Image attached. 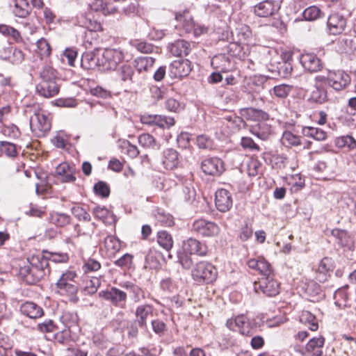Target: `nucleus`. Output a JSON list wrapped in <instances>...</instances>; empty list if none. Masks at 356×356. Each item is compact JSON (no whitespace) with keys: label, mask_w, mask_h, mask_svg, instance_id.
I'll list each match as a JSON object with an SVG mask.
<instances>
[{"label":"nucleus","mask_w":356,"mask_h":356,"mask_svg":"<svg viewBox=\"0 0 356 356\" xmlns=\"http://www.w3.org/2000/svg\"><path fill=\"white\" fill-rule=\"evenodd\" d=\"M274 94L279 98H286L291 91V86L286 84H280L273 88Z\"/></svg>","instance_id":"nucleus-60"},{"label":"nucleus","mask_w":356,"mask_h":356,"mask_svg":"<svg viewBox=\"0 0 356 356\" xmlns=\"http://www.w3.org/2000/svg\"><path fill=\"white\" fill-rule=\"evenodd\" d=\"M191 63L188 59L174 60L169 67L170 76L172 78L185 77L191 71Z\"/></svg>","instance_id":"nucleus-17"},{"label":"nucleus","mask_w":356,"mask_h":356,"mask_svg":"<svg viewBox=\"0 0 356 356\" xmlns=\"http://www.w3.org/2000/svg\"><path fill=\"white\" fill-rule=\"evenodd\" d=\"M93 189L96 195L103 198H106L110 195L109 186L104 181H99L95 184Z\"/></svg>","instance_id":"nucleus-55"},{"label":"nucleus","mask_w":356,"mask_h":356,"mask_svg":"<svg viewBox=\"0 0 356 356\" xmlns=\"http://www.w3.org/2000/svg\"><path fill=\"white\" fill-rule=\"evenodd\" d=\"M60 320L66 327H70L77 323L78 316L76 314L65 312L60 316Z\"/></svg>","instance_id":"nucleus-61"},{"label":"nucleus","mask_w":356,"mask_h":356,"mask_svg":"<svg viewBox=\"0 0 356 356\" xmlns=\"http://www.w3.org/2000/svg\"><path fill=\"white\" fill-rule=\"evenodd\" d=\"M323 12L316 6H310L305 8L302 13V17L305 21H315L320 19L322 17Z\"/></svg>","instance_id":"nucleus-46"},{"label":"nucleus","mask_w":356,"mask_h":356,"mask_svg":"<svg viewBox=\"0 0 356 356\" xmlns=\"http://www.w3.org/2000/svg\"><path fill=\"white\" fill-rule=\"evenodd\" d=\"M49 272L48 259L38 253L27 258L26 264L19 268V274L27 284H35Z\"/></svg>","instance_id":"nucleus-1"},{"label":"nucleus","mask_w":356,"mask_h":356,"mask_svg":"<svg viewBox=\"0 0 356 356\" xmlns=\"http://www.w3.org/2000/svg\"><path fill=\"white\" fill-rule=\"evenodd\" d=\"M38 54L40 56V58L42 60L43 58H48L51 51V49L50 44L47 42V40L43 38L38 40L36 42Z\"/></svg>","instance_id":"nucleus-48"},{"label":"nucleus","mask_w":356,"mask_h":356,"mask_svg":"<svg viewBox=\"0 0 356 356\" xmlns=\"http://www.w3.org/2000/svg\"><path fill=\"white\" fill-rule=\"evenodd\" d=\"M233 204L232 194L226 189L220 188L215 194V205L216 209L222 213L231 209Z\"/></svg>","instance_id":"nucleus-16"},{"label":"nucleus","mask_w":356,"mask_h":356,"mask_svg":"<svg viewBox=\"0 0 356 356\" xmlns=\"http://www.w3.org/2000/svg\"><path fill=\"white\" fill-rule=\"evenodd\" d=\"M154 63L155 59L151 56H140L134 60V67L138 76L143 75L141 79H144L145 74L152 70Z\"/></svg>","instance_id":"nucleus-26"},{"label":"nucleus","mask_w":356,"mask_h":356,"mask_svg":"<svg viewBox=\"0 0 356 356\" xmlns=\"http://www.w3.org/2000/svg\"><path fill=\"white\" fill-rule=\"evenodd\" d=\"M325 339L323 337H314L311 339L306 345V350L309 353H314V356H322L321 348L324 346Z\"/></svg>","instance_id":"nucleus-40"},{"label":"nucleus","mask_w":356,"mask_h":356,"mask_svg":"<svg viewBox=\"0 0 356 356\" xmlns=\"http://www.w3.org/2000/svg\"><path fill=\"white\" fill-rule=\"evenodd\" d=\"M235 325L238 331L245 336H251L257 331V323L254 319H250L243 314L236 316Z\"/></svg>","instance_id":"nucleus-18"},{"label":"nucleus","mask_w":356,"mask_h":356,"mask_svg":"<svg viewBox=\"0 0 356 356\" xmlns=\"http://www.w3.org/2000/svg\"><path fill=\"white\" fill-rule=\"evenodd\" d=\"M249 268L257 270L263 277L273 273L270 264L263 257L251 259L248 261Z\"/></svg>","instance_id":"nucleus-31"},{"label":"nucleus","mask_w":356,"mask_h":356,"mask_svg":"<svg viewBox=\"0 0 356 356\" xmlns=\"http://www.w3.org/2000/svg\"><path fill=\"white\" fill-rule=\"evenodd\" d=\"M0 152L8 157H15L17 154L16 145L13 143L7 141L1 142Z\"/></svg>","instance_id":"nucleus-51"},{"label":"nucleus","mask_w":356,"mask_h":356,"mask_svg":"<svg viewBox=\"0 0 356 356\" xmlns=\"http://www.w3.org/2000/svg\"><path fill=\"white\" fill-rule=\"evenodd\" d=\"M0 33L13 38L17 42L22 40L20 33L16 29L6 24H0Z\"/></svg>","instance_id":"nucleus-47"},{"label":"nucleus","mask_w":356,"mask_h":356,"mask_svg":"<svg viewBox=\"0 0 356 356\" xmlns=\"http://www.w3.org/2000/svg\"><path fill=\"white\" fill-rule=\"evenodd\" d=\"M25 113L29 115L30 127L32 132L38 137L44 136L51 129V122L46 111L38 104L29 105Z\"/></svg>","instance_id":"nucleus-2"},{"label":"nucleus","mask_w":356,"mask_h":356,"mask_svg":"<svg viewBox=\"0 0 356 356\" xmlns=\"http://www.w3.org/2000/svg\"><path fill=\"white\" fill-rule=\"evenodd\" d=\"M29 0H15L13 13L18 17L24 18L27 17L31 11V6L29 4Z\"/></svg>","instance_id":"nucleus-43"},{"label":"nucleus","mask_w":356,"mask_h":356,"mask_svg":"<svg viewBox=\"0 0 356 356\" xmlns=\"http://www.w3.org/2000/svg\"><path fill=\"white\" fill-rule=\"evenodd\" d=\"M81 65L86 70H98L100 71L99 53L92 51L85 52L81 57Z\"/></svg>","instance_id":"nucleus-28"},{"label":"nucleus","mask_w":356,"mask_h":356,"mask_svg":"<svg viewBox=\"0 0 356 356\" xmlns=\"http://www.w3.org/2000/svg\"><path fill=\"white\" fill-rule=\"evenodd\" d=\"M299 320L302 323L308 326L312 331H316L318 329V319L309 311H302L299 316Z\"/></svg>","instance_id":"nucleus-41"},{"label":"nucleus","mask_w":356,"mask_h":356,"mask_svg":"<svg viewBox=\"0 0 356 356\" xmlns=\"http://www.w3.org/2000/svg\"><path fill=\"white\" fill-rule=\"evenodd\" d=\"M40 74L42 81H55L56 77V71L50 65L44 66Z\"/></svg>","instance_id":"nucleus-63"},{"label":"nucleus","mask_w":356,"mask_h":356,"mask_svg":"<svg viewBox=\"0 0 356 356\" xmlns=\"http://www.w3.org/2000/svg\"><path fill=\"white\" fill-rule=\"evenodd\" d=\"M154 307L152 305L143 304L136 308V322L140 327H147V320L149 316H152Z\"/></svg>","instance_id":"nucleus-27"},{"label":"nucleus","mask_w":356,"mask_h":356,"mask_svg":"<svg viewBox=\"0 0 356 356\" xmlns=\"http://www.w3.org/2000/svg\"><path fill=\"white\" fill-rule=\"evenodd\" d=\"M280 142L287 148L298 147L302 144L301 137L289 130H286L282 133Z\"/></svg>","instance_id":"nucleus-37"},{"label":"nucleus","mask_w":356,"mask_h":356,"mask_svg":"<svg viewBox=\"0 0 356 356\" xmlns=\"http://www.w3.org/2000/svg\"><path fill=\"white\" fill-rule=\"evenodd\" d=\"M250 133L262 140H267L272 134V127L264 122H257L250 127Z\"/></svg>","instance_id":"nucleus-35"},{"label":"nucleus","mask_w":356,"mask_h":356,"mask_svg":"<svg viewBox=\"0 0 356 356\" xmlns=\"http://www.w3.org/2000/svg\"><path fill=\"white\" fill-rule=\"evenodd\" d=\"M191 232L203 238H212L219 234L220 228L215 222L200 218L193 221Z\"/></svg>","instance_id":"nucleus-6"},{"label":"nucleus","mask_w":356,"mask_h":356,"mask_svg":"<svg viewBox=\"0 0 356 356\" xmlns=\"http://www.w3.org/2000/svg\"><path fill=\"white\" fill-rule=\"evenodd\" d=\"M168 49L175 56H186L191 51V44L184 40H177L170 44Z\"/></svg>","instance_id":"nucleus-32"},{"label":"nucleus","mask_w":356,"mask_h":356,"mask_svg":"<svg viewBox=\"0 0 356 356\" xmlns=\"http://www.w3.org/2000/svg\"><path fill=\"white\" fill-rule=\"evenodd\" d=\"M346 26V17L339 13H335L328 17L326 31L329 35H337L343 32Z\"/></svg>","instance_id":"nucleus-14"},{"label":"nucleus","mask_w":356,"mask_h":356,"mask_svg":"<svg viewBox=\"0 0 356 356\" xmlns=\"http://www.w3.org/2000/svg\"><path fill=\"white\" fill-rule=\"evenodd\" d=\"M1 134L10 139H17L21 136L19 129L13 124L3 126L1 129Z\"/></svg>","instance_id":"nucleus-52"},{"label":"nucleus","mask_w":356,"mask_h":356,"mask_svg":"<svg viewBox=\"0 0 356 356\" xmlns=\"http://www.w3.org/2000/svg\"><path fill=\"white\" fill-rule=\"evenodd\" d=\"M99 296L108 301L113 306L120 308L125 307L127 300V293L115 286L99 291Z\"/></svg>","instance_id":"nucleus-10"},{"label":"nucleus","mask_w":356,"mask_h":356,"mask_svg":"<svg viewBox=\"0 0 356 356\" xmlns=\"http://www.w3.org/2000/svg\"><path fill=\"white\" fill-rule=\"evenodd\" d=\"M293 71V67L290 62H282L277 67L278 74L282 78H289Z\"/></svg>","instance_id":"nucleus-62"},{"label":"nucleus","mask_w":356,"mask_h":356,"mask_svg":"<svg viewBox=\"0 0 356 356\" xmlns=\"http://www.w3.org/2000/svg\"><path fill=\"white\" fill-rule=\"evenodd\" d=\"M36 90L40 95L49 98L58 93L59 86L56 81H41L36 86Z\"/></svg>","instance_id":"nucleus-29"},{"label":"nucleus","mask_w":356,"mask_h":356,"mask_svg":"<svg viewBox=\"0 0 356 356\" xmlns=\"http://www.w3.org/2000/svg\"><path fill=\"white\" fill-rule=\"evenodd\" d=\"M163 164L167 170H173L179 164L178 152L173 149H167L163 152Z\"/></svg>","instance_id":"nucleus-38"},{"label":"nucleus","mask_w":356,"mask_h":356,"mask_svg":"<svg viewBox=\"0 0 356 356\" xmlns=\"http://www.w3.org/2000/svg\"><path fill=\"white\" fill-rule=\"evenodd\" d=\"M280 7L281 2L278 0H264L253 6V13L259 17H273Z\"/></svg>","instance_id":"nucleus-9"},{"label":"nucleus","mask_w":356,"mask_h":356,"mask_svg":"<svg viewBox=\"0 0 356 356\" xmlns=\"http://www.w3.org/2000/svg\"><path fill=\"white\" fill-rule=\"evenodd\" d=\"M120 286L129 291L130 298L134 302L138 303L145 298L144 289L138 284L126 281L121 283Z\"/></svg>","instance_id":"nucleus-30"},{"label":"nucleus","mask_w":356,"mask_h":356,"mask_svg":"<svg viewBox=\"0 0 356 356\" xmlns=\"http://www.w3.org/2000/svg\"><path fill=\"white\" fill-rule=\"evenodd\" d=\"M183 249L184 252L190 255L197 254L201 257L205 256L208 251L206 244L193 238H189L184 242Z\"/></svg>","instance_id":"nucleus-19"},{"label":"nucleus","mask_w":356,"mask_h":356,"mask_svg":"<svg viewBox=\"0 0 356 356\" xmlns=\"http://www.w3.org/2000/svg\"><path fill=\"white\" fill-rule=\"evenodd\" d=\"M152 327L154 332L159 336H163L166 331V324L160 319H155L152 321Z\"/></svg>","instance_id":"nucleus-64"},{"label":"nucleus","mask_w":356,"mask_h":356,"mask_svg":"<svg viewBox=\"0 0 356 356\" xmlns=\"http://www.w3.org/2000/svg\"><path fill=\"white\" fill-rule=\"evenodd\" d=\"M217 275V269L207 261L197 263L192 270L193 278L199 282L212 283L216 280Z\"/></svg>","instance_id":"nucleus-5"},{"label":"nucleus","mask_w":356,"mask_h":356,"mask_svg":"<svg viewBox=\"0 0 356 356\" xmlns=\"http://www.w3.org/2000/svg\"><path fill=\"white\" fill-rule=\"evenodd\" d=\"M140 122L143 124L158 127L161 129H170L175 125V120L171 116L162 115L144 114L140 116Z\"/></svg>","instance_id":"nucleus-13"},{"label":"nucleus","mask_w":356,"mask_h":356,"mask_svg":"<svg viewBox=\"0 0 356 356\" xmlns=\"http://www.w3.org/2000/svg\"><path fill=\"white\" fill-rule=\"evenodd\" d=\"M325 83L334 90L339 91L345 89L350 83V76L342 70L329 71L325 76Z\"/></svg>","instance_id":"nucleus-8"},{"label":"nucleus","mask_w":356,"mask_h":356,"mask_svg":"<svg viewBox=\"0 0 356 356\" xmlns=\"http://www.w3.org/2000/svg\"><path fill=\"white\" fill-rule=\"evenodd\" d=\"M242 115L248 120L261 122L268 120L269 115L265 111L254 108H246L241 111Z\"/></svg>","instance_id":"nucleus-36"},{"label":"nucleus","mask_w":356,"mask_h":356,"mask_svg":"<svg viewBox=\"0 0 356 356\" xmlns=\"http://www.w3.org/2000/svg\"><path fill=\"white\" fill-rule=\"evenodd\" d=\"M55 172L62 182H74L76 180L74 167L68 163H60L56 167Z\"/></svg>","instance_id":"nucleus-25"},{"label":"nucleus","mask_w":356,"mask_h":356,"mask_svg":"<svg viewBox=\"0 0 356 356\" xmlns=\"http://www.w3.org/2000/svg\"><path fill=\"white\" fill-rule=\"evenodd\" d=\"M0 58L13 65H19L24 60V54L19 49L7 47L0 49Z\"/></svg>","instance_id":"nucleus-21"},{"label":"nucleus","mask_w":356,"mask_h":356,"mask_svg":"<svg viewBox=\"0 0 356 356\" xmlns=\"http://www.w3.org/2000/svg\"><path fill=\"white\" fill-rule=\"evenodd\" d=\"M302 134L309 138L318 141L325 140L327 138V133L323 129L314 127H303Z\"/></svg>","instance_id":"nucleus-42"},{"label":"nucleus","mask_w":356,"mask_h":356,"mask_svg":"<svg viewBox=\"0 0 356 356\" xmlns=\"http://www.w3.org/2000/svg\"><path fill=\"white\" fill-rule=\"evenodd\" d=\"M175 19L177 22V24L175 26L177 28L181 29L186 33H193L195 37L200 36L207 31L205 26L195 23L188 10L177 13Z\"/></svg>","instance_id":"nucleus-4"},{"label":"nucleus","mask_w":356,"mask_h":356,"mask_svg":"<svg viewBox=\"0 0 356 356\" xmlns=\"http://www.w3.org/2000/svg\"><path fill=\"white\" fill-rule=\"evenodd\" d=\"M138 142L140 145L145 148H152L155 145V139L149 134H140L138 138Z\"/></svg>","instance_id":"nucleus-58"},{"label":"nucleus","mask_w":356,"mask_h":356,"mask_svg":"<svg viewBox=\"0 0 356 356\" xmlns=\"http://www.w3.org/2000/svg\"><path fill=\"white\" fill-rule=\"evenodd\" d=\"M334 299L335 300L334 304L337 307L339 308L345 307L348 299L346 288L338 289L334 293Z\"/></svg>","instance_id":"nucleus-49"},{"label":"nucleus","mask_w":356,"mask_h":356,"mask_svg":"<svg viewBox=\"0 0 356 356\" xmlns=\"http://www.w3.org/2000/svg\"><path fill=\"white\" fill-rule=\"evenodd\" d=\"M47 221L58 227L67 225L71 222V217L66 213L51 211L47 217Z\"/></svg>","instance_id":"nucleus-39"},{"label":"nucleus","mask_w":356,"mask_h":356,"mask_svg":"<svg viewBox=\"0 0 356 356\" xmlns=\"http://www.w3.org/2000/svg\"><path fill=\"white\" fill-rule=\"evenodd\" d=\"M131 45L136 49L139 52L143 54H149L152 53L154 49V47L152 44L147 42L145 41H140L138 40H131L130 42Z\"/></svg>","instance_id":"nucleus-53"},{"label":"nucleus","mask_w":356,"mask_h":356,"mask_svg":"<svg viewBox=\"0 0 356 356\" xmlns=\"http://www.w3.org/2000/svg\"><path fill=\"white\" fill-rule=\"evenodd\" d=\"M158 244L166 251H169L173 247L174 241L172 235L167 231H159L156 234Z\"/></svg>","instance_id":"nucleus-44"},{"label":"nucleus","mask_w":356,"mask_h":356,"mask_svg":"<svg viewBox=\"0 0 356 356\" xmlns=\"http://www.w3.org/2000/svg\"><path fill=\"white\" fill-rule=\"evenodd\" d=\"M211 64L213 69L221 72L231 71L234 67L231 57L225 54L214 56L211 59Z\"/></svg>","instance_id":"nucleus-20"},{"label":"nucleus","mask_w":356,"mask_h":356,"mask_svg":"<svg viewBox=\"0 0 356 356\" xmlns=\"http://www.w3.org/2000/svg\"><path fill=\"white\" fill-rule=\"evenodd\" d=\"M118 74L123 82L129 84H138L141 81V76H138L134 68L129 64L121 65L118 70Z\"/></svg>","instance_id":"nucleus-22"},{"label":"nucleus","mask_w":356,"mask_h":356,"mask_svg":"<svg viewBox=\"0 0 356 356\" xmlns=\"http://www.w3.org/2000/svg\"><path fill=\"white\" fill-rule=\"evenodd\" d=\"M100 55V71L114 70L124 59L122 51L117 49H105Z\"/></svg>","instance_id":"nucleus-7"},{"label":"nucleus","mask_w":356,"mask_h":356,"mask_svg":"<svg viewBox=\"0 0 356 356\" xmlns=\"http://www.w3.org/2000/svg\"><path fill=\"white\" fill-rule=\"evenodd\" d=\"M240 144L246 150L251 152H259L261 150L260 147L250 137H242Z\"/></svg>","instance_id":"nucleus-56"},{"label":"nucleus","mask_w":356,"mask_h":356,"mask_svg":"<svg viewBox=\"0 0 356 356\" xmlns=\"http://www.w3.org/2000/svg\"><path fill=\"white\" fill-rule=\"evenodd\" d=\"M76 277L75 271L67 270L61 275L56 283L58 292L61 296L68 297L69 300L72 302H76L79 300L77 297L79 286L75 280Z\"/></svg>","instance_id":"nucleus-3"},{"label":"nucleus","mask_w":356,"mask_h":356,"mask_svg":"<svg viewBox=\"0 0 356 356\" xmlns=\"http://www.w3.org/2000/svg\"><path fill=\"white\" fill-rule=\"evenodd\" d=\"M334 145L338 148L347 147L349 150H353L356 149V140L352 136H341L334 139Z\"/></svg>","instance_id":"nucleus-45"},{"label":"nucleus","mask_w":356,"mask_h":356,"mask_svg":"<svg viewBox=\"0 0 356 356\" xmlns=\"http://www.w3.org/2000/svg\"><path fill=\"white\" fill-rule=\"evenodd\" d=\"M133 255L130 254H124L120 259H117L114 264L115 266L123 269H130L133 264Z\"/></svg>","instance_id":"nucleus-57"},{"label":"nucleus","mask_w":356,"mask_h":356,"mask_svg":"<svg viewBox=\"0 0 356 356\" xmlns=\"http://www.w3.org/2000/svg\"><path fill=\"white\" fill-rule=\"evenodd\" d=\"M300 61L302 67L310 72H318L323 67L321 60L314 54H302Z\"/></svg>","instance_id":"nucleus-24"},{"label":"nucleus","mask_w":356,"mask_h":356,"mask_svg":"<svg viewBox=\"0 0 356 356\" xmlns=\"http://www.w3.org/2000/svg\"><path fill=\"white\" fill-rule=\"evenodd\" d=\"M331 234L337 240V243L340 246L350 251L355 250L354 239L347 231L336 228L332 230Z\"/></svg>","instance_id":"nucleus-23"},{"label":"nucleus","mask_w":356,"mask_h":356,"mask_svg":"<svg viewBox=\"0 0 356 356\" xmlns=\"http://www.w3.org/2000/svg\"><path fill=\"white\" fill-rule=\"evenodd\" d=\"M324 75H317L314 78L313 89L310 92L309 101L312 103L323 104L327 102V91L325 88Z\"/></svg>","instance_id":"nucleus-12"},{"label":"nucleus","mask_w":356,"mask_h":356,"mask_svg":"<svg viewBox=\"0 0 356 356\" xmlns=\"http://www.w3.org/2000/svg\"><path fill=\"white\" fill-rule=\"evenodd\" d=\"M72 213L79 220L88 222L90 220V214L80 205L76 204L70 209Z\"/></svg>","instance_id":"nucleus-54"},{"label":"nucleus","mask_w":356,"mask_h":356,"mask_svg":"<svg viewBox=\"0 0 356 356\" xmlns=\"http://www.w3.org/2000/svg\"><path fill=\"white\" fill-rule=\"evenodd\" d=\"M202 170L212 176H219L225 170L223 161L217 157L207 158L202 161Z\"/></svg>","instance_id":"nucleus-15"},{"label":"nucleus","mask_w":356,"mask_h":356,"mask_svg":"<svg viewBox=\"0 0 356 356\" xmlns=\"http://www.w3.org/2000/svg\"><path fill=\"white\" fill-rule=\"evenodd\" d=\"M101 285L99 278L93 277L90 280H87L85 286V291L89 294H94Z\"/></svg>","instance_id":"nucleus-59"},{"label":"nucleus","mask_w":356,"mask_h":356,"mask_svg":"<svg viewBox=\"0 0 356 356\" xmlns=\"http://www.w3.org/2000/svg\"><path fill=\"white\" fill-rule=\"evenodd\" d=\"M19 309L22 314L30 318H38L44 315L42 308L33 302H25Z\"/></svg>","instance_id":"nucleus-34"},{"label":"nucleus","mask_w":356,"mask_h":356,"mask_svg":"<svg viewBox=\"0 0 356 356\" xmlns=\"http://www.w3.org/2000/svg\"><path fill=\"white\" fill-rule=\"evenodd\" d=\"M104 246L111 254L118 252L121 247L120 240L113 235H109L104 239Z\"/></svg>","instance_id":"nucleus-50"},{"label":"nucleus","mask_w":356,"mask_h":356,"mask_svg":"<svg viewBox=\"0 0 356 356\" xmlns=\"http://www.w3.org/2000/svg\"><path fill=\"white\" fill-rule=\"evenodd\" d=\"M254 289L257 293L261 292L267 296H275L280 292V284L271 273L268 276L262 277L258 282H254Z\"/></svg>","instance_id":"nucleus-11"},{"label":"nucleus","mask_w":356,"mask_h":356,"mask_svg":"<svg viewBox=\"0 0 356 356\" xmlns=\"http://www.w3.org/2000/svg\"><path fill=\"white\" fill-rule=\"evenodd\" d=\"M304 290L305 296L312 302H317L324 296L321 286L314 280L306 282Z\"/></svg>","instance_id":"nucleus-33"}]
</instances>
